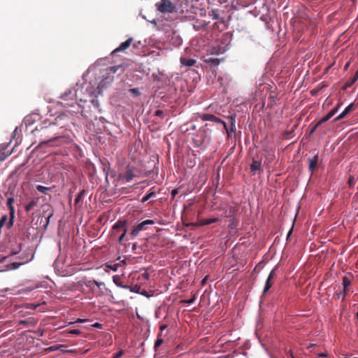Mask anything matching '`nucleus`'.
<instances>
[{
  "instance_id": "obj_29",
  "label": "nucleus",
  "mask_w": 358,
  "mask_h": 358,
  "mask_svg": "<svg viewBox=\"0 0 358 358\" xmlns=\"http://www.w3.org/2000/svg\"><path fill=\"white\" fill-rule=\"evenodd\" d=\"M126 234H127V228L124 229L122 231V234H120V236L118 238V242L120 243H122L124 241V238L126 236Z\"/></svg>"
},
{
  "instance_id": "obj_8",
  "label": "nucleus",
  "mask_w": 358,
  "mask_h": 358,
  "mask_svg": "<svg viewBox=\"0 0 358 358\" xmlns=\"http://www.w3.org/2000/svg\"><path fill=\"white\" fill-rule=\"evenodd\" d=\"M13 203H14V199L13 197H10L7 200V206H8V209L10 210V221L8 222V227L10 228L13 224V219L14 217V213H15V209H14V207H13Z\"/></svg>"
},
{
  "instance_id": "obj_18",
  "label": "nucleus",
  "mask_w": 358,
  "mask_h": 358,
  "mask_svg": "<svg viewBox=\"0 0 358 358\" xmlns=\"http://www.w3.org/2000/svg\"><path fill=\"white\" fill-rule=\"evenodd\" d=\"M196 60L194 59H187L185 57H180V62L183 66H192L195 64Z\"/></svg>"
},
{
  "instance_id": "obj_52",
  "label": "nucleus",
  "mask_w": 358,
  "mask_h": 358,
  "mask_svg": "<svg viewBox=\"0 0 358 358\" xmlns=\"http://www.w3.org/2000/svg\"><path fill=\"white\" fill-rule=\"evenodd\" d=\"M345 358H358V357H353L352 355H344Z\"/></svg>"
},
{
  "instance_id": "obj_33",
  "label": "nucleus",
  "mask_w": 358,
  "mask_h": 358,
  "mask_svg": "<svg viewBox=\"0 0 358 358\" xmlns=\"http://www.w3.org/2000/svg\"><path fill=\"white\" fill-rule=\"evenodd\" d=\"M106 266L108 268H110L114 271H116L117 269V267H118V264H107Z\"/></svg>"
},
{
  "instance_id": "obj_54",
  "label": "nucleus",
  "mask_w": 358,
  "mask_h": 358,
  "mask_svg": "<svg viewBox=\"0 0 358 358\" xmlns=\"http://www.w3.org/2000/svg\"><path fill=\"white\" fill-rule=\"evenodd\" d=\"M349 65H350V62H348L345 66H344V69H347L348 67H349Z\"/></svg>"
},
{
  "instance_id": "obj_10",
  "label": "nucleus",
  "mask_w": 358,
  "mask_h": 358,
  "mask_svg": "<svg viewBox=\"0 0 358 358\" xmlns=\"http://www.w3.org/2000/svg\"><path fill=\"white\" fill-rule=\"evenodd\" d=\"M95 280H87L84 279L81 280L79 284L81 285H85L87 287L92 293H94L96 291V285H95Z\"/></svg>"
},
{
  "instance_id": "obj_58",
  "label": "nucleus",
  "mask_w": 358,
  "mask_h": 358,
  "mask_svg": "<svg viewBox=\"0 0 358 358\" xmlns=\"http://www.w3.org/2000/svg\"><path fill=\"white\" fill-rule=\"evenodd\" d=\"M341 294V293H339L337 296V298L339 299L340 298V295Z\"/></svg>"
},
{
  "instance_id": "obj_4",
  "label": "nucleus",
  "mask_w": 358,
  "mask_h": 358,
  "mask_svg": "<svg viewBox=\"0 0 358 358\" xmlns=\"http://www.w3.org/2000/svg\"><path fill=\"white\" fill-rule=\"evenodd\" d=\"M154 223V221L152 220H146L145 221H143L142 222L138 224L134 227L133 230L130 233V236H131L132 238L136 237L141 231L146 229L147 225L153 224Z\"/></svg>"
},
{
  "instance_id": "obj_14",
  "label": "nucleus",
  "mask_w": 358,
  "mask_h": 358,
  "mask_svg": "<svg viewBox=\"0 0 358 358\" xmlns=\"http://www.w3.org/2000/svg\"><path fill=\"white\" fill-rule=\"evenodd\" d=\"M338 107H339V105L332 109L327 115H326L324 117H323L317 124V125H320L322 124V123H324L326 122H327L329 120H330L338 111Z\"/></svg>"
},
{
  "instance_id": "obj_37",
  "label": "nucleus",
  "mask_w": 358,
  "mask_h": 358,
  "mask_svg": "<svg viewBox=\"0 0 358 358\" xmlns=\"http://www.w3.org/2000/svg\"><path fill=\"white\" fill-rule=\"evenodd\" d=\"M132 41H133V39L131 38H129L125 41L121 43L120 45H131Z\"/></svg>"
},
{
  "instance_id": "obj_25",
  "label": "nucleus",
  "mask_w": 358,
  "mask_h": 358,
  "mask_svg": "<svg viewBox=\"0 0 358 358\" xmlns=\"http://www.w3.org/2000/svg\"><path fill=\"white\" fill-rule=\"evenodd\" d=\"M36 188L38 192L43 194H47L48 191H50L52 189L51 187H45L41 185H37Z\"/></svg>"
},
{
  "instance_id": "obj_20",
  "label": "nucleus",
  "mask_w": 358,
  "mask_h": 358,
  "mask_svg": "<svg viewBox=\"0 0 358 358\" xmlns=\"http://www.w3.org/2000/svg\"><path fill=\"white\" fill-rule=\"evenodd\" d=\"M228 118L230 120V125L227 126L229 132H227L229 134V132H234L236 130V119L234 116H229Z\"/></svg>"
},
{
  "instance_id": "obj_15",
  "label": "nucleus",
  "mask_w": 358,
  "mask_h": 358,
  "mask_svg": "<svg viewBox=\"0 0 358 358\" xmlns=\"http://www.w3.org/2000/svg\"><path fill=\"white\" fill-rule=\"evenodd\" d=\"M338 107H339V105L332 109L327 115H326L324 117H323L317 124V125H320L322 124V123H324L326 122H327L329 120H330L338 111Z\"/></svg>"
},
{
  "instance_id": "obj_61",
  "label": "nucleus",
  "mask_w": 358,
  "mask_h": 358,
  "mask_svg": "<svg viewBox=\"0 0 358 358\" xmlns=\"http://www.w3.org/2000/svg\"><path fill=\"white\" fill-rule=\"evenodd\" d=\"M195 127H195L194 125H193V126L192 127V129H195Z\"/></svg>"
},
{
  "instance_id": "obj_32",
  "label": "nucleus",
  "mask_w": 358,
  "mask_h": 358,
  "mask_svg": "<svg viewBox=\"0 0 358 358\" xmlns=\"http://www.w3.org/2000/svg\"><path fill=\"white\" fill-rule=\"evenodd\" d=\"M8 220V217L7 215H3L1 217V220H0V227H3L6 222H7Z\"/></svg>"
},
{
  "instance_id": "obj_34",
  "label": "nucleus",
  "mask_w": 358,
  "mask_h": 358,
  "mask_svg": "<svg viewBox=\"0 0 358 358\" xmlns=\"http://www.w3.org/2000/svg\"><path fill=\"white\" fill-rule=\"evenodd\" d=\"M64 138V136H55V137H53L52 138H50L48 141H44L43 143H46L48 142H52V141H56V140L63 139Z\"/></svg>"
},
{
  "instance_id": "obj_47",
  "label": "nucleus",
  "mask_w": 358,
  "mask_h": 358,
  "mask_svg": "<svg viewBox=\"0 0 358 358\" xmlns=\"http://www.w3.org/2000/svg\"><path fill=\"white\" fill-rule=\"evenodd\" d=\"M178 191L177 189H173L172 191H171V195L172 196H176V195L178 194Z\"/></svg>"
},
{
  "instance_id": "obj_23",
  "label": "nucleus",
  "mask_w": 358,
  "mask_h": 358,
  "mask_svg": "<svg viewBox=\"0 0 358 358\" xmlns=\"http://www.w3.org/2000/svg\"><path fill=\"white\" fill-rule=\"evenodd\" d=\"M38 203V200H31L27 205L24 206L26 212H29Z\"/></svg>"
},
{
  "instance_id": "obj_59",
  "label": "nucleus",
  "mask_w": 358,
  "mask_h": 358,
  "mask_svg": "<svg viewBox=\"0 0 358 358\" xmlns=\"http://www.w3.org/2000/svg\"><path fill=\"white\" fill-rule=\"evenodd\" d=\"M356 318H357V320H358V312H357V314H356Z\"/></svg>"
},
{
  "instance_id": "obj_3",
  "label": "nucleus",
  "mask_w": 358,
  "mask_h": 358,
  "mask_svg": "<svg viewBox=\"0 0 358 358\" xmlns=\"http://www.w3.org/2000/svg\"><path fill=\"white\" fill-rule=\"evenodd\" d=\"M83 88V86H80V89H76L74 93H73V90H69L62 94L61 98L64 100H67L68 96L72 95V96L71 97V99H73V97H76V99L80 100V101H87L85 97L83 96L80 94Z\"/></svg>"
},
{
  "instance_id": "obj_42",
  "label": "nucleus",
  "mask_w": 358,
  "mask_h": 358,
  "mask_svg": "<svg viewBox=\"0 0 358 358\" xmlns=\"http://www.w3.org/2000/svg\"><path fill=\"white\" fill-rule=\"evenodd\" d=\"M163 114H164V112L162 110H157L155 113V115L158 116V117H162Z\"/></svg>"
},
{
  "instance_id": "obj_43",
  "label": "nucleus",
  "mask_w": 358,
  "mask_h": 358,
  "mask_svg": "<svg viewBox=\"0 0 358 358\" xmlns=\"http://www.w3.org/2000/svg\"><path fill=\"white\" fill-rule=\"evenodd\" d=\"M8 155L0 152V161H3Z\"/></svg>"
},
{
  "instance_id": "obj_9",
  "label": "nucleus",
  "mask_w": 358,
  "mask_h": 358,
  "mask_svg": "<svg viewBox=\"0 0 358 358\" xmlns=\"http://www.w3.org/2000/svg\"><path fill=\"white\" fill-rule=\"evenodd\" d=\"M127 221L126 220H118L112 227L113 234L115 235L117 233L122 231L126 228Z\"/></svg>"
},
{
  "instance_id": "obj_39",
  "label": "nucleus",
  "mask_w": 358,
  "mask_h": 358,
  "mask_svg": "<svg viewBox=\"0 0 358 358\" xmlns=\"http://www.w3.org/2000/svg\"><path fill=\"white\" fill-rule=\"evenodd\" d=\"M52 215H53V214H52V213H51L48 214V216H47V217L45 218V220H46V223H45V229H46V228H47V227H48V224H49L50 218L52 216Z\"/></svg>"
},
{
  "instance_id": "obj_2",
  "label": "nucleus",
  "mask_w": 358,
  "mask_h": 358,
  "mask_svg": "<svg viewBox=\"0 0 358 358\" xmlns=\"http://www.w3.org/2000/svg\"><path fill=\"white\" fill-rule=\"evenodd\" d=\"M156 7L162 13H182L184 9H187V6H183L182 3L178 4L176 0H161L156 3Z\"/></svg>"
},
{
  "instance_id": "obj_12",
  "label": "nucleus",
  "mask_w": 358,
  "mask_h": 358,
  "mask_svg": "<svg viewBox=\"0 0 358 358\" xmlns=\"http://www.w3.org/2000/svg\"><path fill=\"white\" fill-rule=\"evenodd\" d=\"M355 108V105L353 103L348 105L345 110L334 119V122L341 120V119L344 118L349 113L352 111Z\"/></svg>"
},
{
  "instance_id": "obj_63",
  "label": "nucleus",
  "mask_w": 358,
  "mask_h": 358,
  "mask_svg": "<svg viewBox=\"0 0 358 358\" xmlns=\"http://www.w3.org/2000/svg\"><path fill=\"white\" fill-rule=\"evenodd\" d=\"M226 358H228V357H226Z\"/></svg>"
},
{
  "instance_id": "obj_50",
  "label": "nucleus",
  "mask_w": 358,
  "mask_h": 358,
  "mask_svg": "<svg viewBox=\"0 0 358 358\" xmlns=\"http://www.w3.org/2000/svg\"><path fill=\"white\" fill-rule=\"evenodd\" d=\"M357 79L358 78L357 77H355V76L354 75V76L351 80V84H354L357 80Z\"/></svg>"
},
{
  "instance_id": "obj_45",
  "label": "nucleus",
  "mask_w": 358,
  "mask_h": 358,
  "mask_svg": "<svg viewBox=\"0 0 358 358\" xmlns=\"http://www.w3.org/2000/svg\"><path fill=\"white\" fill-rule=\"evenodd\" d=\"M91 103H92L94 106H99V101H98V100H97V99H92Z\"/></svg>"
},
{
  "instance_id": "obj_48",
  "label": "nucleus",
  "mask_w": 358,
  "mask_h": 358,
  "mask_svg": "<svg viewBox=\"0 0 358 358\" xmlns=\"http://www.w3.org/2000/svg\"><path fill=\"white\" fill-rule=\"evenodd\" d=\"M94 327H96V328H101L102 324H100V323H98V322H96L94 323L93 325H92Z\"/></svg>"
},
{
  "instance_id": "obj_44",
  "label": "nucleus",
  "mask_w": 358,
  "mask_h": 358,
  "mask_svg": "<svg viewBox=\"0 0 358 358\" xmlns=\"http://www.w3.org/2000/svg\"><path fill=\"white\" fill-rule=\"evenodd\" d=\"M123 355V352L121 350L117 353L115 354L113 358H120Z\"/></svg>"
},
{
  "instance_id": "obj_21",
  "label": "nucleus",
  "mask_w": 358,
  "mask_h": 358,
  "mask_svg": "<svg viewBox=\"0 0 358 358\" xmlns=\"http://www.w3.org/2000/svg\"><path fill=\"white\" fill-rule=\"evenodd\" d=\"M156 196V191L154 189V188H151L150 189V192L149 193H148L145 196H144L142 199H141V201L142 203H144L147 201H148L149 199H150L151 198H153Z\"/></svg>"
},
{
  "instance_id": "obj_49",
  "label": "nucleus",
  "mask_w": 358,
  "mask_h": 358,
  "mask_svg": "<svg viewBox=\"0 0 358 358\" xmlns=\"http://www.w3.org/2000/svg\"><path fill=\"white\" fill-rule=\"evenodd\" d=\"M167 326L166 324H162L160 326V330H161V334L162 332V331H164L165 329H166Z\"/></svg>"
},
{
  "instance_id": "obj_53",
  "label": "nucleus",
  "mask_w": 358,
  "mask_h": 358,
  "mask_svg": "<svg viewBox=\"0 0 358 358\" xmlns=\"http://www.w3.org/2000/svg\"><path fill=\"white\" fill-rule=\"evenodd\" d=\"M194 297L189 299L188 301H187V303H192L194 302Z\"/></svg>"
},
{
  "instance_id": "obj_19",
  "label": "nucleus",
  "mask_w": 358,
  "mask_h": 358,
  "mask_svg": "<svg viewBox=\"0 0 358 358\" xmlns=\"http://www.w3.org/2000/svg\"><path fill=\"white\" fill-rule=\"evenodd\" d=\"M262 169V163L258 160H253L252 163L250 165V170L252 172H255L256 171H260Z\"/></svg>"
},
{
  "instance_id": "obj_35",
  "label": "nucleus",
  "mask_w": 358,
  "mask_h": 358,
  "mask_svg": "<svg viewBox=\"0 0 358 358\" xmlns=\"http://www.w3.org/2000/svg\"><path fill=\"white\" fill-rule=\"evenodd\" d=\"M348 183L350 186H353L355 184V178L350 176L348 178Z\"/></svg>"
},
{
  "instance_id": "obj_27",
  "label": "nucleus",
  "mask_w": 358,
  "mask_h": 358,
  "mask_svg": "<svg viewBox=\"0 0 358 358\" xmlns=\"http://www.w3.org/2000/svg\"><path fill=\"white\" fill-rule=\"evenodd\" d=\"M138 279L140 280H141L142 282L148 280H149V273L146 271L143 272V273H141L139 275Z\"/></svg>"
},
{
  "instance_id": "obj_51",
  "label": "nucleus",
  "mask_w": 358,
  "mask_h": 358,
  "mask_svg": "<svg viewBox=\"0 0 358 358\" xmlns=\"http://www.w3.org/2000/svg\"><path fill=\"white\" fill-rule=\"evenodd\" d=\"M317 356L320 357H327V355L326 353H319Z\"/></svg>"
},
{
  "instance_id": "obj_26",
  "label": "nucleus",
  "mask_w": 358,
  "mask_h": 358,
  "mask_svg": "<svg viewBox=\"0 0 358 358\" xmlns=\"http://www.w3.org/2000/svg\"><path fill=\"white\" fill-rule=\"evenodd\" d=\"M163 343V339L162 338L161 333L157 335V338L155 341L154 348L155 350Z\"/></svg>"
},
{
  "instance_id": "obj_28",
  "label": "nucleus",
  "mask_w": 358,
  "mask_h": 358,
  "mask_svg": "<svg viewBox=\"0 0 358 358\" xmlns=\"http://www.w3.org/2000/svg\"><path fill=\"white\" fill-rule=\"evenodd\" d=\"M85 190L81 191L78 196H76L75 199V204L77 205L79 203V202L83 199L84 194H85Z\"/></svg>"
},
{
  "instance_id": "obj_5",
  "label": "nucleus",
  "mask_w": 358,
  "mask_h": 358,
  "mask_svg": "<svg viewBox=\"0 0 358 358\" xmlns=\"http://www.w3.org/2000/svg\"><path fill=\"white\" fill-rule=\"evenodd\" d=\"M198 115L203 121H210L221 123L223 125L225 131L229 132L227 124L214 115L203 113L198 114Z\"/></svg>"
},
{
  "instance_id": "obj_40",
  "label": "nucleus",
  "mask_w": 358,
  "mask_h": 358,
  "mask_svg": "<svg viewBox=\"0 0 358 358\" xmlns=\"http://www.w3.org/2000/svg\"><path fill=\"white\" fill-rule=\"evenodd\" d=\"M69 333L71 334L79 335L81 334V331L79 329H73V330L69 331Z\"/></svg>"
},
{
  "instance_id": "obj_41",
  "label": "nucleus",
  "mask_w": 358,
  "mask_h": 358,
  "mask_svg": "<svg viewBox=\"0 0 358 358\" xmlns=\"http://www.w3.org/2000/svg\"><path fill=\"white\" fill-rule=\"evenodd\" d=\"M94 284H95L96 287H97L99 289H101L102 286L105 285L104 282H98L96 280H95V283Z\"/></svg>"
},
{
  "instance_id": "obj_46",
  "label": "nucleus",
  "mask_w": 358,
  "mask_h": 358,
  "mask_svg": "<svg viewBox=\"0 0 358 358\" xmlns=\"http://www.w3.org/2000/svg\"><path fill=\"white\" fill-rule=\"evenodd\" d=\"M319 127V125H317V124H316L310 131V134H313L315 130L317 129V128Z\"/></svg>"
},
{
  "instance_id": "obj_55",
  "label": "nucleus",
  "mask_w": 358,
  "mask_h": 358,
  "mask_svg": "<svg viewBox=\"0 0 358 358\" xmlns=\"http://www.w3.org/2000/svg\"><path fill=\"white\" fill-rule=\"evenodd\" d=\"M310 93H311L312 95H315V94H316L317 91L316 90H312Z\"/></svg>"
},
{
  "instance_id": "obj_36",
  "label": "nucleus",
  "mask_w": 358,
  "mask_h": 358,
  "mask_svg": "<svg viewBox=\"0 0 358 358\" xmlns=\"http://www.w3.org/2000/svg\"><path fill=\"white\" fill-rule=\"evenodd\" d=\"M129 46H126V45H124V46H119L117 48H116L113 52H120V51H122V50H124L125 49H127Z\"/></svg>"
},
{
  "instance_id": "obj_24",
  "label": "nucleus",
  "mask_w": 358,
  "mask_h": 358,
  "mask_svg": "<svg viewBox=\"0 0 358 358\" xmlns=\"http://www.w3.org/2000/svg\"><path fill=\"white\" fill-rule=\"evenodd\" d=\"M129 289L132 292L140 293V294H141L143 295L146 296V294H145L146 292L143 291V292H141V287L137 285H135V286L129 287Z\"/></svg>"
},
{
  "instance_id": "obj_31",
  "label": "nucleus",
  "mask_w": 358,
  "mask_h": 358,
  "mask_svg": "<svg viewBox=\"0 0 358 358\" xmlns=\"http://www.w3.org/2000/svg\"><path fill=\"white\" fill-rule=\"evenodd\" d=\"M214 20H220V16L217 10H213L212 14L210 15Z\"/></svg>"
},
{
  "instance_id": "obj_57",
  "label": "nucleus",
  "mask_w": 358,
  "mask_h": 358,
  "mask_svg": "<svg viewBox=\"0 0 358 358\" xmlns=\"http://www.w3.org/2000/svg\"><path fill=\"white\" fill-rule=\"evenodd\" d=\"M292 229H290L289 233H288V236L292 234Z\"/></svg>"
},
{
  "instance_id": "obj_1",
  "label": "nucleus",
  "mask_w": 358,
  "mask_h": 358,
  "mask_svg": "<svg viewBox=\"0 0 358 358\" xmlns=\"http://www.w3.org/2000/svg\"><path fill=\"white\" fill-rule=\"evenodd\" d=\"M129 66L128 63L124 62L119 65L110 66L101 72L100 80L98 84L96 82L94 83L90 82L85 87V90L91 97H97L101 94L102 91L106 89L114 80V74L120 76L124 72L126 69Z\"/></svg>"
},
{
  "instance_id": "obj_6",
  "label": "nucleus",
  "mask_w": 358,
  "mask_h": 358,
  "mask_svg": "<svg viewBox=\"0 0 358 358\" xmlns=\"http://www.w3.org/2000/svg\"><path fill=\"white\" fill-rule=\"evenodd\" d=\"M276 269H277V266H275L270 272V273L268 275V278H267V280L266 281V283H265V285H264V288L263 289V294H265L269 290V289L272 287V285H273V280L274 279V278L276 275Z\"/></svg>"
},
{
  "instance_id": "obj_13",
  "label": "nucleus",
  "mask_w": 358,
  "mask_h": 358,
  "mask_svg": "<svg viewBox=\"0 0 358 358\" xmlns=\"http://www.w3.org/2000/svg\"><path fill=\"white\" fill-rule=\"evenodd\" d=\"M343 300L345 299L346 293L348 290V287L351 285V278L348 275H344L343 277Z\"/></svg>"
},
{
  "instance_id": "obj_17",
  "label": "nucleus",
  "mask_w": 358,
  "mask_h": 358,
  "mask_svg": "<svg viewBox=\"0 0 358 358\" xmlns=\"http://www.w3.org/2000/svg\"><path fill=\"white\" fill-rule=\"evenodd\" d=\"M204 62L209 64L210 66H217L220 62L224 61L223 58L218 59V58H213V57H208L204 59Z\"/></svg>"
},
{
  "instance_id": "obj_16",
  "label": "nucleus",
  "mask_w": 358,
  "mask_h": 358,
  "mask_svg": "<svg viewBox=\"0 0 358 358\" xmlns=\"http://www.w3.org/2000/svg\"><path fill=\"white\" fill-rule=\"evenodd\" d=\"M227 46H211L210 52V55H220L224 53L226 50Z\"/></svg>"
},
{
  "instance_id": "obj_7",
  "label": "nucleus",
  "mask_w": 358,
  "mask_h": 358,
  "mask_svg": "<svg viewBox=\"0 0 358 358\" xmlns=\"http://www.w3.org/2000/svg\"><path fill=\"white\" fill-rule=\"evenodd\" d=\"M119 177L120 179L125 182H129L135 177V174L132 169L128 166L126 167L124 171L120 174Z\"/></svg>"
},
{
  "instance_id": "obj_38",
  "label": "nucleus",
  "mask_w": 358,
  "mask_h": 358,
  "mask_svg": "<svg viewBox=\"0 0 358 358\" xmlns=\"http://www.w3.org/2000/svg\"><path fill=\"white\" fill-rule=\"evenodd\" d=\"M113 282H115L117 286H120V287H123V286H122V285H121L118 282L119 276H117V275H115V276H113Z\"/></svg>"
},
{
  "instance_id": "obj_56",
  "label": "nucleus",
  "mask_w": 358,
  "mask_h": 358,
  "mask_svg": "<svg viewBox=\"0 0 358 358\" xmlns=\"http://www.w3.org/2000/svg\"><path fill=\"white\" fill-rule=\"evenodd\" d=\"M355 76L358 78V70L355 72Z\"/></svg>"
},
{
  "instance_id": "obj_22",
  "label": "nucleus",
  "mask_w": 358,
  "mask_h": 358,
  "mask_svg": "<svg viewBox=\"0 0 358 358\" xmlns=\"http://www.w3.org/2000/svg\"><path fill=\"white\" fill-rule=\"evenodd\" d=\"M219 220L218 218H210V219H202L199 221V224L201 226L208 225L212 223H215Z\"/></svg>"
},
{
  "instance_id": "obj_62",
  "label": "nucleus",
  "mask_w": 358,
  "mask_h": 358,
  "mask_svg": "<svg viewBox=\"0 0 358 358\" xmlns=\"http://www.w3.org/2000/svg\"><path fill=\"white\" fill-rule=\"evenodd\" d=\"M78 322H83V320H78Z\"/></svg>"
},
{
  "instance_id": "obj_60",
  "label": "nucleus",
  "mask_w": 358,
  "mask_h": 358,
  "mask_svg": "<svg viewBox=\"0 0 358 358\" xmlns=\"http://www.w3.org/2000/svg\"><path fill=\"white\" fill-rule=\"evenodd\" d=\"M220 22H224V19H223V18H222V19H221Z\"/></svg>"
},
{
  "instance_id": "obj_30",
  "label": "nucleus",
  "mask_w": 358,
  "mask_h": 358,
  "mask_svg": "<svg viewBox=\"0 0 358 358\" xmlns=\"http://www.w3.org/2000/svg\"><path fill=\"white\" fill-rule=\"evenodd\" d=\"M129 92L134 96H138L141 94L138 88H131Z\"/></svg>"
},
{
  "instance_id": "obj_11",
  "label": "nucleus",
  "mask_w": 358,
  "mask_h": 358,
  "mask_svg": "<svg viewBox=\"0 0 358 358\" xmlns=\"http://www.w3.org/2000/svg\"><path fill=\"white\" fill-rule=\"evenodd\" d=\"M318 159L319 157L317 155H315L312 158L308 159V170L311 173H313L317 169L318 165Z\"/></svg>"
}]
</instances>
